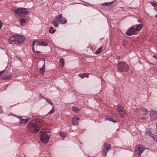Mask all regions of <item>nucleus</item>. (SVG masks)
Returning <instances> with one entry per match:
<instances>
[{"instance_id":"obj_1","label":"nucleus","mask_w":157,"mask_h":157,"mask_svg":"<svg viewBox=\"0 0 157 157\" xmlns=\"http://www.w3.org/2000/svg\"><path fill=\"white\" fill-rule=\"evenodd\" d=\"M43 122L42 120L39 118L31 121L27 125L28 130L32 132H38L42 126Z\"/></svg>"},{"instance_id":"obj_2","label":"nucleus","mask_w":157,"mask_h":157,"mask_svg":"<svg viewBox=\"0 0 157 157\" xmlns=\"http://www.w3.org/2000/svg\"><path fill=\"white\" fill-rule=\"evenodd\" d=\"M24 37L18 34L13 35L9 39V43L13 45H21L24 41Z\"/></svg>"},{"instance_id":"obj_3","label":"nucleus","mask_w":157,"mask_h":157,"mask_svg":"<svg viewBox=\"0 0 157 157\" xmlns=\"http://www.w3.org/2000/svg\"><path fill=\"white\" fill-rule=\"evenodd\" d=\"M142 25L143 24L141 23L139 25H133L126 31V35L131 36L137 34L139 31L142 29Z\"/></svg>"},{"instance_id":"obj_4","label":"nucleus","mask_w":157,"mask_h":157,"mask_svg":"<svg viewBox=\"0 0 157 157\" xmlns=\"http://www.w3.org/2000/svg\"><path fill=\"white\" fill-rule=\"evenodd\" d=\"M118 71L121 72L127 71L129 69V66L124 62H119L117 66Z\"/></svg>"},{"instance_id":"obj_5","label":"nucleus","mask_w":157,"mask_h":157,"mask_svg":"<svg viewBox=\"0 0 157 157\" xmlns=\"http://www.w3.org/2000/svg\"><path fill=\"white\" fill-rule=\"evenodd\" d=\"M40 135L41 141L44 143H47L48 141L50 136L47 134L46 132L41 130Z\"/></svg>"},{"instance_id":"obj_6","label":"nucleus","mask_w":157,"mask_h":157,"mask_svg":"<svg viewBox=\"0 0 157 157\" xmlns=\"http://www.w3.org/2000/svg\"><path fill=\"white\" fill-rule=\"evenodd\" d=\"M14 12L19 16L24 17L29 13V12L25 8H20L14 10Z\"/></svg>"},{"instance_id":"obj_7","label":"nucleus","mask_w":157,"mask_h":157,"mask_svg":"<svg viewBox=\"0 0 157 157\" xmlns=\"http://www.w3.org/2000/svg\"><path fill=\"white\" fill-rule=\"evenodd\" d=\"M62 14H59L56 16L54 20L52 22V24H54L56 27H58L59 24V22L60 21L62 18Z\"/></svg>"},{"instance_id":"obj_8","label":"nucleus","mask_w":157,"mask_h":157,"mask_svg":"<svg viewBox=\"0 0 157 157\" xmlns=\"http://www.w3.org/2000/svg\"><path fill=\"white\" fill-rule=\"evenodd\" d=\"M117 108L118 112L120 113L121 117L124 118L126 115V112L125 111H124L123 107L121 105H118Z\"/></svg>"},{"instance_id":"obj_9","label":"nucleus","mask_w":157,"mask_h":157,"mask_svg":"<svg viewBox=\"0 0 157 157\" xmlns=\"http://www.w3.org/2000/svg\"><path fill=\"white\" fill-rule=\"evenodd\" d=\"M135 151L136 152H139L138 153L140 155H141V153L146 149V148L144 147L142 145L139 144L135 146Z\"/></svg>"},{"instance_id":"obj_10","label":"nucleus","mask_w":157,"mask_h":157,"mask_svg":"<svg viewBox=\"0 0 157 157\" xmlns=\"http://www.w3.org/2000/svg\"><path fill=\"white\" fill-rule=\"evenodd\" d=\"M150 117L152 121L155 120L157 118V111L152 110L151 111Z\"/></svg>"},{"instance_id":"obj_11","label":"nucleus","mask_w":157,"mask_h":157,"mask_svg":"<svg viewBox=\"0 0 157 157\" xmlns=\"http://www.w3.org/2000/svg\"><path fill=\"white\" fill-rule=\"evenodd\" d=\"M111 145L108 144L107 143H105L104 145V148L103 150V151L105 153V155H106V154L109 150L111 149Z\"/></svg>"},{"instance_id":"obj_12","label":"nucleus","mask_w":157,"mask_h":157,"mask_svg":"<svg viewBox=\"0 0 157 157\" xmlns=\"http://www.w3.org/2000/svg\"><path fill=\"white\" fill-rule=\"evenodd\" d=\"M136 111H139L140 112H143L144 115H147L148 112L146 108L143 107H138L136 109Z\"/></svg>"},{"instance_id":"obj_13","label":"nucleus","mask_w":157,"mask_h":157,"mask_svg":"<svg viewBox=\"0 0 157 157\" xmlns=\"http://www.w3.org/2000/svg\"><path fill=\"white\" fill-rule=\"evenodd\" d=\"M33 41H36L38 45L47 46H48V43L42 40H34Z\"/></svg>"},{"instance_id":"obj_14","label":"nucleus","mask_w":157,"mask_h":157,"mask_svg":"<svg viewBox=\"0 0 157 157\" xmlns=\"http://www.w3.org/2000/svg\"><path fill=\"white\" fill-rule=\"evenodd\" d=\"M80 119V118L78 117H73L72 120V124L75 126L78 125L79 124L78 121Z\"/></svg>"},{"instance_id":"obj_15","label":"nucleus","mask_w":157,"mask_h":157,"mask_svg":"<svg viewBox=\"0 0 157 157\" xmlns=\"http://www.w3.org/2000/svg\"><path fill=\"white\" fill-rule=\"evenodd\" d=\"M45 65L44 64L42 67L41 68H40V73L42 75H44V73L45 71Z\"/></svg>"},{"instance_id":"obj_16","label":"nucleus","mask_w":157,"mask_h":157,"mask_svg":"<svg viewBox=\"0 0 157 157\" xmlns=\"http://www.w3.org/2000/svg\"><path fill=\"white\" fill-rule=\"evenodd\" d=\"M67 22V20L65 17H63L62 16V18L60 21L59 22V23L63 24L66 23Z\"/></svg>"},{"instance_id":"obj_17","label":"nucleus","mask_w":157,"mask_h":157,"mask_svg":"<svg viewBox=\"0 0 157 157\" xmlns=\"http://www.w3.org/2000/svg\"><path fill=\"white\" fill-rule=\"evenodd\" d=\"M59 134L60 136L62 137L63 139L67 135V133L63 132H59Z\"/></svg>"},{"instance_id":"obj_18","label":"nucleus","mask_w":157,"mask_h":157,"mask_svg":"<svg viewBox=\"0 0 157 157\" xmlns=\"http://www.w3.org/2000/svg\"><path fill=\"white\" fill-rule=\"evenodd\" d=\"M89 74H87V73H84L83 74H79L78 76L82 78H83L85 77H86L87 78L89 77Z\"/></svg>"},{"instance_id":"obj_19","label":"nucleus","mask_w":157,"mask_h":157,"mask_svg":"<svg viewBox=\"0 0 157 157\" xmlns=\"http://www.w3.org/2000/svg\"><path fill=\"white\" fill-rule=\"evenodd\" d=\"M60 65L62 67H63L64 64V59L61 58L59 61Z\"/></svg>"},{"instance_id":"obj_20","label":"nucleus","mask_w":157,"mask_h":157,"mask_svg":"<svg viewBox=\"0 0 157 157\" xmlns=\"http://www.w3.org/2000/svg\"><path fill=\"white\" fill-rule=\"evenodd\" d=\"M115 0H114L113 1L111 2L104 3H103V4H102L101 5H106V6H108V5H112L114 3V2H115Z\"/></svg>"},{"instance_id":"obj_21","label":"nucleus","mask_w":157,"mask_h":157,"mask_svg":"<svg viewBox=\"0 0 157 157\" xmlns=\"http://www.w3.org/2000/svg\"><path fill=\"white\" fill-rule=\"evenodd\" d=\"M103 48L102 46H101L99 48L97 49L95 52V54L96 55L100 53Z\"/></svg>"},{"instance_id":"obj_22","label":"nucleus","mask_w":157,"mask_h":157,"mask_svg":"<svg viewBox=\"0 0 157 157\" xmlns=\"http://www.w3.org/2000/svg\"><path fill=\"white\" fill-rule=\"evenodd\" d=\"M28 121V120L27 119H21L20 121V123L21 124H25L27 123Z\"/></svg>"},{"instance_id":"obj_23","label":"nucleus","mask_w":157,"mask_h":157,"mask_svg":"<svg viewBox=\"0 0 157 157\" xmlns=\"http://www.w3.org/2000/svg\"><path fill=\"white\" fill-rule=\"evenodd\" d=\"M72 110L75 112H79L80 111L79 108L75 106L72 107Z\"/></svg>"},{"instance_id":"obj_24","label":"nucleus","mask_w":157,"mask_h":157,"mask_svg":"<svg viewBox=\"0 0 157 157\" xmlns=\"http://www.w3.org/2000/svg\"><path fill=\"white\" fill-rule=\"evenodd\" d=\"M25 20L24 19L21 18L20 19V22L21 25L24 24L25 22Z\"/></svg>"},{"instance_id":"obj_25","label":"nucleus","mask_w":157,"mask_h":157,"mask_svg":"<svg viewBox=\"0 0 157 157\" xmlns=\"http://www.w3.org/2000/svg\"><path fill=\"white\" fill-rule=\"evenodd\" d=\"M55 31V30L54 29V28L51 27L50 28L49 32L50 33H54Z\"/></svg>"},{"instance_id":"obj_26","label":"nucleus","mask_w":157,"mask_h":157,"mask_svg":"<svg viewBox=\"0 0 157 157\" xmlns=\"http://www.w3.org/2000/svg\"><path fill=\"white\" fill-rule=\"evenodd\" d=\"M36 43V41H33V43H32L33 47L32 48V50L33 52H36L35 51V50H34V45H35V44Z\"/></svg>"},{"instance_id":"obj_27","label":"nucleus","mask_w":157,"mask_h":157,"mask_svg":"<svg viewBox=\"0 0 157 157\" xmlns=\"http://www.w3.org/2000/svg\"><path fill=\"white\" fill-rule=\"evenodd\" d=\"M45 99L46 101L47 102H48L50 104H51L52 105H53V103L50 101V100L49 99L47 98H45Z\"/></svg>"},{"instance_id":"obj_28","label":"nucleus","mask_w":157,"mask_h":157,"mask_svg":"<svg viewBox=\"0 0 157 157\" xmlns=\"http://www.w3.org/2000/svg\"><path fill=\"white\" fill-rule=\"evenodd\" d=\"M54 111L55 109L53 107H52V109L51 110H50V111L48 113L50 114H52L53 113H54Z\"/></svg>"},{"instance_id":"obj_29","label":"nucleus","mask_w":157,"mask_h":157,"mask_svg":"<svg viewBox=\"0 0 157 157\" xmlns=\"http://www.w3.org/2000/svg\"><path fill=\"white\" fill-rule=\"evenodd\" d=\"M109 120L110 121L112 122H113L116 123L117 122V121L113 120L112 118H110L109 119Z\"/></svg>"},{"instance_id":"obj_30","label":"nucleus","mask_w":157,"mask_h":157,"mask_svg":"<svg viewBox=\"0 0 157 157\" xmlns=\"http://www.w3.org/2000/svg\"><path fill=\"white\" fill-rule=\"evenodd\" d=\"M147 133L150 135H151V132L150 129H147Z\"/></svg>"},{"instance_id":"obj_31","label":"nucleus","mask_w":157,"mask_h":157,"mask_svg":"<svg viewBox=\"0 0 157 157\" xmlns=\"http://www.w3.org/2000/svg\"><path fill=\"white\" fill-rule=\"evenodd\" d=\"M6 79H9L10 78V76L9 75H7L5 77Z\"/></svg>"},{"instance_id":"obj_32","label":"nucleus","mask_w":157,"mask_h":157,"mask_svg":"<svg viewBox=\"0 0 157 157\" xmlns=\"http://www.w3.org/2000/svg\"><path fill=\"white\" fill-rule=\"evenodd\" d=\"M151 5L153 6L154 7H155V5L156 3L154 2H151Z\"/></svg>"},{"instance_id":"obj_33","label":"nucleus","mask_w":157,"mask_h":157,"mask_svg":"<svg viewBox=\"0 0 157 157\" xmlns=\"http://www.w3.org/2000/svg\"><path fill=\"white\" fill-rule=\"evenodd\" d=\"M2 23L1 21L0 20V29L2 27Z\"/></svg>"},{"instance_id":"obj_34","label":"nucleus","mask_w":157,"mask_h":157,"mask_svg":"<svg viewBox=\"0 0 157 157\" xmlns=\"http://www.w3.org/2000/svg\"><path fill=\"white\" fill-rule=\"evenodd\" d=\"M4 71H0V75H2L4 73Z\"/></svg>"},{"instance_id":"obj_35","label":"nucleus","mask_w":157,"mask_h":157,"mask_svg":"<svg viewBox=\"0 0 157 157\" xmlns=\"http://www.w3.org/2000/svg\"><path fill=\"white\" fill-rule=\"evenodd\" d=\"M2 112V107L0 105V113Z\"/></svg>"},{"instance_id":"obj_36","label":"nucleus","mask_w":157,"mask_h":157,"mask_svg":"<svg viewBox=\"0 0 157 157\" xmlns=\"http://www.w3.org/2000/svg\"><path fill=\"white\" fill-rule=\"evenodd\" d=\"M153 56L155 58V59H157V54H156V55H154Z\"/></svg>"},{"instance_id":"obj_37","label":"nucleus","mask_w":157,"mask_h":157,"mask_svg":"<svg viewBox=\"0 0 157 157\" xmlns=\"http://www.w3.org/2000/svg\"><path fill=\"white\" fill-rule=\"evenodd\" d=\"M17 117L19 118L20 120H21V119H22V117L21 116H19V117Z\"/></svg>"},{"instance_id":"obj_38","label":"nucleus","mask_w":157,"mask_h":157,"mask_svg":"<svg viewBox=\"0 0 157 157\" xmlns=\"http://www.w3.org/2000/svg\"><path fill=\"white\" fill-rule=\"evenodd\" d=\"M146 119H147V118L146 117H143L141 119L142 120H146Z\"/></svg>"},{"instance_id":"obj_39","label":"nucleus","mask_w":157,"mask_h":157,"mask_svg":"<svg viewBox=\"0 0 157 157\" xmlns=\"http://www.w3.org/2000/svg\"><path fill=\"white\" fill-rule=\"evenodd\" d=\"M154 140L156 142H157V136L155 137Z\"/></svg>"},{"instance_id":"obj_40","label":"nucleus","mask_w":157,"mask_h":157,"mask_svg":"<svg viewBox=\"0 0 157 157\" xmlns=\"http://www.w3.org/2000/svg\"><path fill=\"white\" fill-rule=\"evenodd\" d=\"M154 9L156 10V11H157V8H156V7H155Z\"/></svg>"},{"instance_id":"obj_41","label":"nucleus","mask_w":157,"mask_h":157,"mask_svg":"<svg viewBox=\"0 0 157 157\" xmlns=\"http://www.w3.org/2000/svg\"><path fill=\"white\" fill-rule=\"evenodd\" d=\"M155 5V6H157V4L156 3V4ZM155 17L156 18H157V14L155 15Z\"/></svg>"},{"instance_id":"obj_42","label":"nucleus","mask_w":157,"mask_h":157,"mask_svg":"<svg viewBox=\"0 0 157 157\" xmlns=\"http://www.w3.org/2000/svg\"><path fill=\"white\" fill-rule=\"evenodd\" d=\"M35 52H37V53H40V52H39V51H36Z\"/></svg>"},{"instance_id":"obj_43","label":"nucleus","mask_w":157,"mask_h":157,"mask_svg":"<svg viewBox=\"0 0 157 157\" xmlns=\"http://www.w3.org/2000/svg\"><path fill=\"white\" fill-rule=\"evenodd\" d=\"M40 97L41 98H44L43 96H40Z\"/></svg>"},{"instance_id":"obj_44","label":"nucleus","mask_w":157,"mask_h":157,"mask_svg":"<svg viewBox=\"0 0 157 157\" xmlns=\"http://www.w3.org/2000/svg\"><path fill=\"white\" fill-rule=\"evenodd\" d=\"M13 116H14L16 117V115L13 114Z\"/></svg>"},{"instance_id":"obj_45","label":"nucleus","mask_w":157,"mask_h":157,"mask_svg":"<svg viewBox=\"0 0 157 157\" xmlns=\"http://www.w3.org/2000/svg\"><path fill=\"white\" fill-rule=\"evenodd\" d=\"M138 22H140V20H138Z\"/></svg>"},{"instance_id":"obj_46","label":"nucleus","mask_w":157,"mask_h":157,"mask_svg":"<svg viewBox=\"0 0 157 157\" xmlns=\"http://www.w3.org/2000/svg\"><path fill=\"white\" fill-rule=\"evenodd\" d=\"M156 127H157V124H156Z\"/></svg>"},{"instance_id":"obj_47","label":"nucleus","mask_w":157,"mask_h":157,"mask_svg":"<svg viewBox=\"0 0 157 157\" xmlns=\"http://www.w3.org/2000/svg\"><path fill=\"white\" fill-rule=\"evenodd\" d=\"M156 72L157 73V71H156Z\"/></svg>"}]
</instances>
